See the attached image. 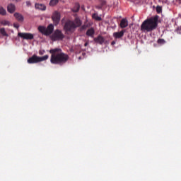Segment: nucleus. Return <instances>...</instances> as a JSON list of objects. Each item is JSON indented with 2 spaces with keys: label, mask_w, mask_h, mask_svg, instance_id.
I'll return each instance as SVG.
<instances>
[{
  "label": "nucleus",
  "mask_w": 181,
  "mask_h": 181,
  "mask_svg": "<svg viewBox=\"0 0 181 181\" xmlns=\"http://www.w3.org/2000/svg\"><path fill=\"white\" fill-rule=\"evenodd\" d=\"M35 8V9H39L40 11H45L46 9V6L45 4L36 3Z\"/></svg>",
  "instance_id": "4468645a"
},
{
  "label": "nucleus",
  "mask_w": 181,
  "mask_h": 181,
  "mask_svg": "<svg viewBox=\"0 0 181 181\" xmlns=\"http://www.w3.org/2000/svg\"><path fill=\"white\" fill-rule=\"evenodd\" d=\"M156 9L157 13H160V12H162V7L160 6H157Z\"/></svg>",
  "instance_id": "5701e85b"
},
{
  "label": "nucleus",
  "mask_w": 181,
  "mask_h": 181,
  "mask_svg": "<svg viewBox=\"0 0 181 181\" xmlns=\"http://www.w3.org/2000/svg\"><path fill=\"white\" fill-rule=\"evenodd\" d=\"M127 26H128V21L124 18L122 19L120 22V27L122 28V29L127 28Z\"/></svg>",
  "instance_id": "2eb2a0df"
},
{
  "label": "nucleus",
  "mask_w": 181,
  "mask_h": 181,
  "mask_svg": "<svg viewBox=\"0 0 181 181\" xmlns=\"http://www.w3.org/2000/svg\"><path fill=\"white\" fill-rule=\"evenodd\" d=\"M49 59V55H45L43 57H37V55H33L28 59L29 64H33L35 63H40V62H45Z\"/></svg>",
  "instance_id": "7ed1b4c3"
},
{
  "label": "nucleus",
  "mask_w": 181,
  "mask_h": 181,
  "mask_svg": "<svg viewBox=\"0 0 181 181\" xmlns=\"http://www.w3.org/2000/svg\"><path fill=\"white\" fill-rule=\"evenodd\" d=\"M84 46H85V47L88 46V42H86V43L84 44Z\"/></svg>",
  "instance_id": "2f4dec72"
},
{
  "label": "nucleus",
  "mask_w": 181,
  "mask_h": 181,
  "mask_svg": "<svg viewBox=\"0 0 181 181\" xmlns=\"http://www.w3.org/2000/svg\"><path fill=\"white\" fill-rule=\"evenodd\" d=\"M95 33V30L93 28H89L86 31V36H90V37H94V34Z\"/></svg>",
  "instance_id": "ddd939ff"
},
{
  "label": "nucleus",
  "mask_w": 181,
  "mask_h": 181,
  "mask_svg": "<svg viewBox=\"0 0 181 181\" xmlns=\"http://www.w3.org/2000/svg\"><path fill=\"white\" fill-rule=\"evenodd\" d=\"M52 19L53 21L54 25L57 26L60 23V13L59 11H54L52 13Z\"/></svg>",
  "instance_id": "6e6552de"
},
{
  "label": "nucleus",
  "mask_w": 181,
  "mask_h": 181,
  "mask_svg": "<svg viewBox=\"0 0 181 181\" xmlns=\"http://www.w3.org/2000/svg\"><path fill=\"white\" fill-rule=\"evenodd\" d=\"M124 33H125L124 30L114 33L113 37H115V39H121V37H122V36H124Z\"/></svg>",
  "instance_id": "9b49d317"
},
{
  "label": "nucleus",
  "mask_w": 181,
  "mask_h": 181,
  "mask_svg": "<svg viewBox=\"0 0 181 181\" xmlns=\"http://www.w3.org/2000/svg\"><path fill=\"white\" fill-rule=\"evenodd\" d=\"M0 33L2 36H6V37L9 36V35H8V33H6V30H5L4 28H0Z\"/></svg>",
  "instance_id": "f3484780"
},
{
  "label": "nucleus",
  "mask_w": 181,
  "mask_h": 181,
  "mask_svg": "<svg viewBox=\"0 0 181 181\" xmlns=\"http://www.w3.org/2000/svg\"><path fill=\"white\" fill-rule=\"evenodd\" d=\"M25 4H26V6H28V8L29 6H32V3L29 1H27Z\"/></svg>",
  "instance_id": "393cba45"
},
{
  "label": "nucleus",
  "mask_w": 181,
  "mask_h": 181,
  "mask_svg": "<svg viewBox=\"0 0 181 181\" xmlns=\"http://www.w3.org/2000/svg\"><path fill=\"white\" fill-rule=\"evenodd\" d=\"M59 1L60 0H50L49 5V6H56V5L58 4Z\"/></svg>",
  "instance_id": "dca6fc26"
},
{
  "label": "nucleus",
  "mask_w": 181,
  "mask_h": 181,
  "mask_svg": "<svg viewBox=\"0 0 181 181\" xmlns=\"http://www.w3.org/2000/svg\"><path fill=\"white\" fill-rule=\"evenodd\" d=\"M86 25H83V26L81 27V29L84 30V29H86Z\"/></svg>",
  "instance_id": "7c9ffc66"
},
{
  "label": "nucleus",
  "mask_w": 181,
  "mask_h": 181,
  "mask_svg": "<svg viewBox=\"0 0 181 181\" xmlns=\"http://www.w3.org/2000/svg\"><path fill=\"white\" fill-rule=\"evenodd\" d=\"M16 2H21V0H15Z\"/></svg>",
  "instance_id": "72a5a7b5"
},
{
  "label": "nucleus",
  "mask_w": 181,
  "mask_h": 181,
  "mask_svg": "<svg viewBox=\"0 0 181 181\" xmlns=\"http://www.w3.org/2000/svg\"><path fill=\"white\" fill-rule=\"evenodd\" d=\"M175 1H176L177 4H181V0H175Z\"/></svg>",
  "instance_id": "c756f323"
},
{
  "label": "nucleus",
  "mask_w": 181,
  "mask_h": 181,
  "mask_svg": "<svg viewBox=\"0 0 181 181\" xmlns=\"http://www.w3.org/2000/svg\"><path fill=\"white\" fill-rule=\"evenodd\" d=\"M7 11L9 12V13H13L15 11H16V7L15 6V4H10L7 6Z\"/></svg>",
  "instance_id": "9d476101"
},
{
  "label": "nucleus",
  "mask_w": 181,
  "mask_h": 181,
  "mask_svg": "<svg viewBox=\"0 0 181 181\" xmlns=\"http://www.w3.org/2000/svg\"><path fill=\"white\" fill-rule=\"evenodd\" d=\"M76 28H77V26H76V23L71 21H66L64 26V29L66 32H74Z\"/></svg>",
  "instance_id": "423d86ee"
},
{
  "label": "nucleus",
  "mask_w": 181,
  "mask_h": 181,
  "mask_svg": "<svg viewBox=\"0 0 181 181\" xmlns=\"http://www.w3.org/2000/svg\"><path fill=\"white\" fill-rule=\"evenodd\" d=\"M80 10V6H77V9L75 11V12H78Z\"/></svg>",
  "instance_id": "c85d7f7f"
},
{
  "label": "nucleus",
  "mask_w": 181,
  "mask_h": 181,
  "mask_svg": "<svg viewBox=\"0 0 181 181\" xmlns=\"http://www.w3.org/2000/svg\"><path fill=\"white\" fill-rule=\"evenodd\" d=\"M54 29V26H53L52 24H49L47 28L43 27V26H39L38 30L40 32V33H42V35H45V36H49V35H52L53 33V30Z\"/></svg>",
  "instance_id": "20e7f679"
},
{
  "label": "nucleus",
  "mask_w": 181,
  "mask_h": 181,
  "mask_svg": "<svg viewBox=\"0 0 181 181\" xmlns=\"http://www.w3.org/2000/svg\"><path fill=\"white\" fill-rule=\"evenodd\" d=\"M14 17L16 18V19L18 21V22H23L24 21V17L23 16H22V14L19 13H14Z\"/></svg>",
  "instance_id": "f8f14e48"
},
{
  "label": "nucleus",
  "mask_w": 181,
  "mask_h": 181,
  "mask_svg": "<svg viewBox=\"0 0 181 181\" xmlns=\"http://www.w3.org/2000/svg\"><path fill=\"white\" fill-rule=\"evenodd\" d=\"M51 39L54 42H56V40H63V39H64V34H63L60 30H55L51 36Z\"/></svg>",
  "instance_id": "39448f33"
},
{
  "label": "nucleus",
  "mask_w": 181,
  "mask_h": 181,
  "mask_svg": "<svg viewBox=\"0 0 181 181\" xmlns=\"http://www.w3.org/2000/svg\"><path fill=\"white\" fill-rule=\"evenodd\" d=\"M18 36L22 39H25V40H32V39L35 37L33 34L30 33H18Z\"/></svg>",
  "instance_id": "0eeeda50"
},
{
  "label": "nucleus",
  "mask_w": 181,
  "mask_h": 181,
  "mask_svg": "<svg viewBox=\"0 0 181 181\" xmlns=\"http://www.w3.org/2000/svg\"><path fill=\"white\" fill-rule=\"evenodd\" d=\"M95 8L96 9H103V7L101 6V5H98V6H95Z\"/></svg>",
  "instance_id": "bb28decb"
},
{
  "label": "nucleus",
  "mask_w": 181,
  "mask_h": 181,
  "mask_svg": "<svg viewBox=\"0 0 181 181\" xmlns=\"http://www.w3.org/2000/svg\"><path fill=\"white\" fill-rule=\"evenodd\" d=\"M92 18H93V19H95V21H101V17H100V16H98V14H97V13H93V15H92Z\"/></svg>",
  "instance_id": "412c9836"
},
{
  "label": "nucleus",
  "mask_w": 181,
  "mask_h": 181,
  "mask_svg": "<svg viewBox=\"0 0 181 181\" xmlns=\"http://www.w3.org/2000/svg\"><path fill=\"white\" fill-rule=\"evenodd\" d=\"M158 45H165V43H166V41H165L164 39H158Z\"/></svg>",
  "instance_id": "4be33fe9"
},
{
  "label": "nucleus",
  "mask_w": 181,
  "mask_h": 181,
  "mask_svg": "<svg viewBox=\"0 0 181 181\" xmlns=\"http://www.w3.org/2000/svg\"><path fill=\"white\" fill-rule=\"evenodd\" d=\"M111 45L113 46V45H115V41H112V42H111Z\"/></svg>",
  "instance_id": "473e14b6"
},
{
  "label": "nucleus",
  "mask_w": 181,
  "mask_h": 181,
  "mask_svg": "<svg viewBox=\"0 0 181 181\" xmlns=\"http://www.w3.org/2000/svg\"><path fill=\"white\" fill-rule=\"evenodd\" d=\"M106 4H107V1H105V0H101L100 1V5H101L102 7L105 6V5H106Z\"/></svg>",
  "instance_id": "b1692460"
},
{
  "label": "nucleus",
  "mask_w": 181,
  "mask_h": 181,
  "mask_svg": "<svg viewBox=\"0 0 181 181\" xmlns=\"http://www.w3.org/2000/svg\"><path fill=\"white\" fill-rule=\"evenodd\" d=\"M43 53H45V51H42V50H40V51H39V54H40V56L43 55Z\"/></svg>",
  "instance_id": "cd10ccee"
},
{
  "label": "nucleus",
  "mask_w": 181,
  "mask_h": 181,
  "mask_svg": "<svg viewBox=\"0 0 181 181\" xmlns=\"http://www.w3.org/2000/svg\"><path fill=\"white\" fill-rule=\"evenodd\" d=\"M49 53L51 54L50 62L52 64L63 66L69 62V54L63 52L60 48L51 49Z\"/></svg>",
  "instance_id": "f257e3e1"
},
{
  "label": "nucleus",
  "mask_w": 181,
  "mask_h": 181,
  "mask_svg": "<svg viewBox=\"0 0 181 181\" xmlns=\"http://www.w3.org/2000/svg\"><path fill=\"white\" fill-rule=\"evenodd\" d=\"M0 23L3 25V26H9V25H11V23L8 21L6 20H3L0 22Z\"/></svg>",
  "instance_id": "aec40b11"
},
{
  "label": "nucleus",
  "mask_w": 181,
  "mask_h": 181,
  "mask_svg": "<svg viewBox=\"0 0 181 181\" xmlns=\"http://www.w3.org/2000/svg\"><path fill=\"white\" fill-rule=\"evenodd\" d=\"M93 40L95 43H98V45H103L104 42H105V38L102 35H98V37L93 38Z\"/></svg>",
  "instance_id": "1a4fd4ad"
},
{
  "label": "nucleus",
  "mask_w": 181,
  "mask_h": 181,
  "mask_svg": "<svg viewBox=\"0 0 181 181\" xmlns=\"http://www.w3.org/2000/svg\"><path fill=\"white\" fill-rule=\"evenodd\" d=\"M81 20L78 19V18H76L75 19V25L76 26V28H80V26H81Z\"/></svg>",
  "instance_id": "6ab92c4d"
},
{
  "label": "nucleus",
  "mask_w": 181,
  "mask_h": 181,
  "mask_svg": "<svg viewBox=\"0 0 181 181\" xmlns=\"http://www.w3.org/2000/svg\"><path fill=\"white\" fill-rule=\"evenodd\" d=\"M158 19L159 17L158 16L147 18L142 23L141 30L142 32H152V30H155L158 28Z\"/></svg>",
  "instance_id": "f03ea898"
},
{
  "label": "nucleus",
  "mask_w": 181,
  "mask_h": 181,
  "mask_svg": "<svg viewBox=\"0 0 181 181\" xmlns=\"http://www.w3.org/2000/svg\"><path fill=\"white\" fill-rule=\"evenodd\" d=\"M0 15L2 16H5V15H6V10H5L2 6H0Z\"/></svg>",
  "instance_id": "a211bd4d"
},
{
  "label": "nucleus",
  "mask_w": 181,
  "mask_h": 181,
  "mask_svg": "<svg viewBox=\"0 0 181 181\" xmlns=\"http://www.w3.org/2000/svg\"><path fill=\"white\" fill-rule=\"evenodd\" d=\"M13 27L16 28V29H19V25L18 23H13Z\"/></svg>",
  "instance_id": "a878e982"
}]
</instances>
